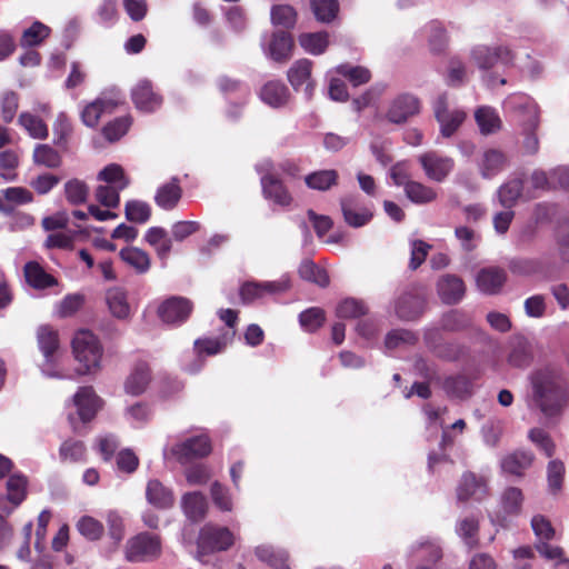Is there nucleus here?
<instances>
[{"label": "nucleus", "mask_w": 569, "mask_h": 569, "mask_svg": "<svg viewBox=\"0 0 569 569\" xmlns=\"http://www.w3.org/2000/svg\"><path fill=\"white\" fill-rule=\"evenodd\" d=\"M529 380L532 400L545 416H557L569 405V382L560 366L539 367L530 373Z\"/></svg>", "instance_id": "nucleus-1"}, {"label": "nucleus", "mask_w": 569, "mask_h": 569, "mask_svg": "<svg viewBox=\"0 0 569 569\" xmlns=\"http://www.w3.org/2000/svg\"><path fill=\"white\" fill-rule=\"evenodd\" d=\"M503 108L512 114L513 119L522 128L525 140L523 148L527 153L535 154L539 149V140L535 130L539 124V110L537 103L527 94L516 93L509 96Z\"/></svg>", "instance_id": "nucleus-2"}, {"label": "nucleus", "mask_w": 569, "mask_h": 569, "mask_svg": "<svg viewBox=\"0 0 569 569\" xmlns=\"http://www.w3.org/2000/svg\"><path fill=\"white\" fill-rule=\"evenodd\" d=\"M72 351L78 362L79 376L94 375L101 369L103 348L99 339L89 330H80L72 340Z\"/></svg>", "instance_id": "nucleus-3"}, {"label": "nucleus", "mask_w": 569, "mask_h": 569, "mask_svg": "<svg viewBox=\"0 0 569 569\" xmlns=\"http://www.w3.org/2000/svg\"><path fill=\"white\" fill-rule=\"evenodd\" d=\"M161 555V537L148 531L130 537L123 546V557L130 563L151 562L159 559Z\"/></svg>", "instance_id": "nucleus-4"}, {"label": "nucleus", "mask_w": 569, "mask_h": 569, "mask_svg": "<svg viewBox=\"0 0 569 569\" xmlns=\"http://www.w3.org/2000/svg\"><path fill=\"white\" fill-rule=\"evenodd\" d=\"M38 347L43 355V362L40 365L41 372L49 378L69 379L71 376L62 373L58 369L59 338L58 332L49 327L41 326L37 331Z\"/></svg>", "instance_id": "nucleus-5"}, {"label": "nucleus", "mask_w": 569, "mask_h": 569, "mask_svg": "<svg viewBox=\"0 0 569 569\" xmlns=\"http://www.w3.org/2000/svg\"><path fill=\"white\" fill-rule=\"evenodd\" d=\"M234 541L232 532L226 527L211 523L203 526L197 540V559L202 561L204 555L229 549Z\"/></svg>", "instance_id": "nucleus-6"}, {"label": "nucleus", "mask_w": 569, "mask_h": 569, "mask_svg": "<svg viewBox=\"0 0 569 569\" xmlns=\"http://www.w3.org/2000/svg\"><path fill=\"white\" fill-rule=\"evenodd\" d=\"M211 452V443L207 436L200 435L189 438L171 447L170 455L180 463H188L193 459L203 458Z\"/></svg>", "instance_id": "nucleus-7"}, {"label": "nucleus", "mask_w": 569, "mask_h": 569, "mask_svg": "<svg viewBox=\"0 0 569 569\" xmlns=\"http://www.w3.org/2000/svg\"><path fill=\"white\" fill-rule=\"evenodd\" d=\"M435 117L440 124V133L445 138L451 137L462 124L466 113L462 110H450L446 94L437 98L433 104Z\"/></svg>", "instance_id": "nucleus-8"}, {"label": "nucleus", "mask_w": 569, "mask_h": 569, "mask_svg": "<svg viewBox=\"0 0 569 569\" xmlns=\"http://www.w3.org/2000/svg\"><path fill=\"white\" fill-rule=\"evenodd\" d=\"M473 62L480 69H491L496 66H508L512 63L513 54L507 47L490 48L487 46H477L471 52Z\"/></svg>", "instance_id": "nucleus-9"}, {"label": "nucleus", "mask_w": 569, "mask_h": 569, "mask_svg": "<svg viewBox=\"0 0 569 569\" xmlns=\"http://www.w3.org/2000/svg\"><path fill=\"white\" fill-rule=\"evenodd\" d=\"M418 159L426 176L437 182L443 181L455 166L451 158L441 156L436 151L425 152Z\"/></svg>", "instance_id": "nucleus-10"}, {"label": "nucleus", "mask_w": 569, "mask_h": 569, "mask_svg": "<svg viewBox=\"0 0 569 569\" xmlns=\"http://www.w3.org/2000/svg\"><path fill=\"white\" fill-rule=\"evenodd\" d=\"M420 111V101L417 97L403 93L396 97L386 113V118L391 123H405L410 117L418 114Z\"/></svg>", "instance_id": "nucleus-11"}, {"label": "nucleus", "mask_w": 569, "mask_h": 569, "mask_svg": "<svg viewBox=\"0 0 569 569\" xmlns=\"http://www.w3.org/2000/svg\"><path fill=\"white\" fill-rule=\"evenodd\" d=\"M192 311V303L183 297H171L163 301L158 315L168 325H180L184 322Z\"/></svg>", "instance_id": "nucleus-12"}, {"label": "nucleus", "mask_w": 569, "mask_h": 569, "mask_svg": "<svg viewBox=\"0 0 569 569\" xmlns=\"http://www.w3.org/2000/svg\"><path fill=\"white\" fill-rule=\"evenodd\" d=\"M477 164L483 179H492L507 169L509 160L502 150L488 148L482 151Z\"/></svg>", "instance_id": "nucleus-13"}, {"label": "nucleus", "mask_w": 569, "mask_h": 569, "mask_svg": "<svg viewBox=\"0 0 569 569\" xmlns=\"http://www.w3.org/2000/svg\"><path fill=\"white\" fill-rule=\"evenodd\" d=\"M288 289L289 280L287 278L277 281L248 282L241 287L240 297L244 303H249L257 298L284 292Z\"/></svg>", "instance_id": "nucleus-14"}, {"label": "nucleus", "mask_w": 569, "mask_h": 569, "mask_svg": "<svg viewBox=\"0 0 569 569\" xmlns=\"http://www.w3.org/2000/svg\"><path fill=\"white\" fill-rule=\"evenodd\" d=\"M497 198L501 207L512 209L520 198L530 200L536 198V194L531 190L525 192L523 180L521 178H512L498 188Z\"/></svg>", "instance_id": "nucleus-15"}, {"label": "nucleus", "mask_w": 569, "mask_h": 569, "mask_svg": "<svg viewBox=\"0 0 569 569\" xmlns=\"http://www.w3.org/2000/svg\"><path fill=\"white\" fill-rule=\"evenodd\" d=\"M426 303V296L422 292H406L396 301V315L402 320H415L422 315Z\"/></svg>", "instance_id": "nucleus-16"}, {"label": "nucleus", "mask_w": 569, "mask_h": 569, "mask_svg": "<svg viewBox=\"0 0 569 569\" xmlns=\"http://www.w3.org/2000/svg\"><path fill=\"white\" fill-rule=\"evenodd\" d=\"M132 101L137 109L153 112L162 104V97L153 91L149 80H140L131 91Z\"/></svg>", "instance_id": "nucleus-17"}, {"label": "nucleus", "mask_w": 569, "mask_h": 569, "mask_svg": "<svg viewBox=\"0 0 569 569\" xmlns=\"http://www.w3.org/2000/svg\"><path fill=\"white\" fill-rule=\"evenodd\" d=\"M436 287L440 300L446 305L458 303L466 293L463 280L451 273L441 276L438 279Z\"/></svg>", "instance_id": "nucleus-18"}, {"label": "nucleus", "mask_w": 569, "mask_h": 569, "mask_svg": "<svg viewBox=\"0 0 569 569\" xmlns=\"http://www.w3.org/2000/svg\"><path fill=\"white\" fill-rule=\"evenodd\" d=\"M487 493L488 487L483 477H478L473 472L463 473L457 488V498L459 501H467L470 498L480 501Z\"/></svg>", "instance_id": "nucleus-19"}, {"label": "nucleus", "mask_w": 569, "mask_h": 569, "mask_svg": "<svg viewBox=\"0 0 569 569\" xmlns=\"http://www.w3.org/2000/svg\"><path fill=\"white\" fill-rule=\"evenodd\" d=\"M507 280V273L499 267H486L476 276L477 288L486 295L498 293Z\"/></svg>", "instance_id": "nucleus-20"}, {"label": "nucleus", "mask_w": 569, "mask_h": 569, "mask_svg": "<svg viewBox=\"0 0 569 569\" xmlns=\"http://www.w3.org/2000/svg\"><path fill=\"white\" fill-rule=\"evenodd\" d=\"M533 361L532 343L525 337H515L509 347L507 362L513 368L525 369Z\"/></svg>", "instance_id": "nucleus-21"}, {"label": "nucleus", "mask_w": 569, "mask_h": 569, "mask_svg": "<svg viewBox=\"0 0 569 569\" xmlns=\"http://www.w3.org/2000/svg\"><path fill=\"white\" fill-rule=\"evenodd\" d=\"M311 68L312 62L310 60L300 59L297 60L287 72L288 80L296 91L306 84L305 94L308 99H310L313 93V83L310 80Z\"/></svg>", "instance_id": "nucleus-22"}, {"label": "nucleus", "mask_w": 569, "mask_h": 569, "mask_svg": "<svg viewBox=\"0 0 569 569\" xmlns=\"http://www.w3.org/2000/svg\"><path fill=\"white\" fill-rule=\"evenodd\" d=\"M82 421H90L102 406V400L92 387H81L73 397Z\"/></svg>", "instance_id": "nucleus-23"}, {"label": "nucleus", "mask_w": 569, "mask_h": 569, "mask_svg": "<svg viewBox=\"0 0 569 569\" xmlns=\"http://www.w3.org/2000/svg\"><path fill=\"white\" fill-rule=\"evenodd\" d=\"M151 381V371L148 363L137 362L127 377L123 388L127 395L137 397L142 395Z\"/></svg>", "instance_id": "nucleus-24"}, {"label": "nucleus", "mask_w": 569, "mask_h": 569, "mask_svg": "<svg viewBox=\"0 0 569 569\" xmlns=\"http://www.w3.org/2000/svg\"><path fill=\"white\" fill-rule=\"evenodd\" d=\"M293 40L287 31H276L272 33L268 46L269 57L277 62H286L291 58Z\"/></svg>", "instance_id": "nucleus-25"}, {"label": "nucleus", "mask_w": 569, "mask_h": 569, "mask_svg": "<svg viewBox=\"0 0 569 569\" xmlns=\"http://www.w3.org/2000/svg\"><path fill=\"white\" fill-rule=\"evenodd\" d=\"M260 99L272 108L287 106L290 99L289 89L281 81H269L260 90Z\"/></svg>", "instance_id": "nucleus-26"}, {"label": "nucleus", "mask_w": 569, "mask_h": 569, "mask_svg": "<svg viewBox=\"0 0 569 569\" xmlns=\"http://www.w3.org/2000/svg\"><path fill=\"white\" fill-rule=\"evenodd\" d=\"M119 99L98 98L93 102L86 106L81 113L82 122L87 127H96L104 112H112L119 104Z\"/></svg>", "instance_id": "nucleus-27"}, {"label": "nucleus", "mask_w": 569, "mask_h": 569, "mask_svg": "<svg viewBox=\"0 0 569 569\" xmlns=\"http://www.w3.org/2000/svg\"><path fill=\"white\" fill-rule=\"evenodd\" d=\"M341 210L345 221L353 228H360L369 223L372 219V211L368 208H357L353 198H343L341 200Z\"/></svg>", "instance_id": "nucleus-28"}, {"label": "nucleus", "mask_w": 569, "mask_h": 569, "mask_svg": "<svg viewBox=\"0 0 569 569\" xmlns=\"http://www.w3.org/2000/svg\"><path fill=\"white\" fill-rule=\"evenodd\" d=\"M181 196L182 189L179 186V180L177 178H172L171 181L158 188L154 201L160 208L164 210H172L177 207Z\"/></svg>", "instance_id": "nucleus-29"}, {"label": "nucleus", "mask_w": 569, "mask_h": 569, "mask_svg": "<svg viewBox=\"0 0 569 569\" xmlns=\"http://www.w3.org/2000/svg\"><path fill=\"white\" fill-rule=\"evenodd\" d=\"M262 191L266 198L273 200L279 206H289L292 198L280 180L271 174L261 178Z\"/></svg>", "instance_id": "nucleus-30"}, {"label": "nucleus", "mask_w": 569, "mask_h": 569, "mask_svg": "<svg viewBox=\"0 0 569 569\" xmlns=\"http://www.w3.org/2000/svg\"><path fill=\"white\" fill-rule=\"evenodd\" d=\"M24 277L29 286L34 289H47L58 283L57 279L47 273L44 269L36 261H29L24 266Z\"/></svg>", "instance_id": "nucleus-31"}, {"label": "nucleus", "mask_w": 569, "mask_h": 569, "mask_svg": "<svg viewBox=\"0 0 569 569\" xmlns=\"http://www.w3.org/2000/svg\"><path fill=\"white\" fill-rule=\"evenodd\" d=\"M146 497L150 505L166 509L173 505V496L170 489L164 487L159 480H149L146 489Z\"/></svg>", "instance_id": "nucleus-32"}, {"label": "nucleus", "mask_w": 569, "mask_h": 569, "mask_svg": "<svg viewBox=\"0 0 569 569\" xmlns=\"http://www.w3.org/2000/svg\"><path fill=\"white\" fill-rule=\"evenodd\" d=\"M184 515L191 521H200L208 510V502L201 492H189L182 497Z\"/></svg>", "instance_id": "nucleus-33"}, {"label": "nucleus", "mask_w": 569, "mask_h": 569, "mask_svg": "<svg viewBox=\"0 0 569 569\" xmlns=\"http://www.w3.org/2000/svg\"><path fill=\"white\" fill-rule=\"evenodd\" d=\"M533 461V455L529 451H515L506 456L501 461V468L505 472L513 476H522Z\"/></svg>", "instance_id": "nucleus-34"}, {"label": "nucleus", "mask_w": 569, "mask_h": 569, "mask_svg": "<svg viewBox=\"0 0 569 569\" xmlns=\"http://www.w3.org/2000/svg\"><path fill=\"white\" fill-rule=\"evenodd\" d=\"M106 301L113 317L121 320L129 318L130 306L123 289L118 287L109 289L106 293Z\"/></svg>", "instance_id": "nucleus-35"}, {"label": "nucleus", "mask_w": 569, "mask_h": 569, "mask_svg": "<svg viewBox=\"0 0 569 569\" xmlns=\"http://www.w3.org/2000/svg\"><path fill=\"white\" fill-rule=\"evenodd\" d=\"M476 122L482 134H491L501 128V119L491 107H480L475 112Z\"/></svg>", "instance_id": "nucleus-36"}, {"label": "nucleus", "mask_w": 569, "mask_h": 569, "mask_svg": "<svg viewBox=\"0 0 569 569\" xmlns=\"http://www.w3.org/2000/svg\"><path fill=\"white\" fill-rule=\"evenodd\" d=\"M120 258L138 273H146L150 269V257L140 248L128 247L119 252Z\"/></svg>", "instance_id": "nucleus-37"}, {"label": "nucleus", "mask_w": 569, "mask_h": 569, "mask_svg": "<svg viewBox=\"0 0 569 569\" xmlns=\"http://www.w3.org/2000/svg\"><path fill=\"white\" fill-rule=\"evenodd\" d=\"M256 555L259 560L268 563L273 569H290L288 565L289 556L282 549H276L272 546H259L256 548Z\"/></svg>", "instance_id": "nucleus-38"}, {"label": "nucleus", "mask_w": 569, "mask_h": 569, "mask_svg": "<svg viewBox=\"0 0 569 569\" xmlns=\"http://www.w3.org/2000/svg\"><path fill=\"white\" fill-rule=\"evenodd\" d=\"M339 174L333 169L319 170L305 178L306 184L313 190L327 191L338 182Z\"/></svg>", "instance_id": "nucleus-39"}, {"label": "nucleus", "mask_w": 569, "mask_h": 569, "mask_svg": "<svg viewBox=\"0 0 569 569\" xmlns=\"http://www.w3.org/2000/svg\"><path fill=\"white\" fill-rule=\"evenodd\" d=\"M471 387L470 380L463 375L448 377L443 381L446 393L452 398L465 399L469 397L471 395Z\"/></svg>", "instance_id": "nucleus-40"}, {"label": "nucleus", "mask_w": 569, "mask_h": 569, "mask_svg": "<svg viewBox=\"0 0 569 569\" xmlns=\"http://www.w3.org/2000/svg\"><path fill=\"white\" fill-rule=\"evenodd\" d=\"M299 274L303 280L313 282L322 288L329 284L327 271L311 260H303L299 267Z\"/></svg>", "instance_id": "nucleus-41"}, {"label": "nucleus", "mask_w": 569, "mask_h": 569, "mask_svg": "<svg viewBox=\"0 0 569 569\" xmlns=\"http://www.w3.org/2000/svg\"><path fill=\"white\" fill-rule=\"evenodd\" d=\"M405 192L408 199L418 204L429 203L437 198L432 188L417 181L407 182Z\"/></svg>", "instance_id": "nucleus-42"}, {"label": "nucleus", "mask_w": 569, "mask_h": 569, "mask_svg": "<svg viewBox=\"0 0 569 569\" xmlns=\"http://www.w3.org/2000/svg\"><path fill=\"white\" fill-rule=\"evenodd\" d=\"M108 537L113 541L114 549L119 547L126 536L124 519L119 512L110 510L106 515Z\"/></svg>", "instance_id": "nucleus-43"}, {"label": "nucleus", "mask_w": 569, "mask_h": 569, "mask_svg": "<svg viewBox=\"0 0 569 569\" xmlns=\"http://www.w3.org/2000/svg\"><path fill=\"white\" fill-rule=\"evenodd\" d=\"M300 46L311 54H321L328 47V34L326 32H310L299 36Z\"/></svg>", "instance_id": "nucleus-44"}, {"label": "nucleus", "mask_w": 569, "mask_h": 569, "mask_svg": "<svg viewBox=\"0 0 569 569\" xmlns=\"http://www.w3.org/2000/svg\"><path fill=\"white\" fill-rule=\"evenodd\" d=\"M99 180L107 182L109 186H113L118 189H126L130 181L126 177L124 171L121 166L112 163L107 166L103 170L99 172Z\"/></svg>", "instance_id": "nucleus-45"}, {"label": "nucleus", "mask_w": 569, "mask_h": 569, "mask_svg": "<svg viewBox=\"0 0 569 569\" xmlns=\"http://www.w3.org/2000/svg\"><path fill=\"white\" fill-rule=\"evenodd\" d=\"M124 214L127 220L142 224L150 219L151 208L144 201L130 200L124 206Z\"/></svg>", "instance_id": "nucleus-46"}, {"label": "nucleus", "mask_w": 569, "mask_h": 569, "mask_svg": "<svg viewBox=\"0 0 569 569\" xmlns=\"http://www.w3.org/2000/svg\"><path fill=\"white\" fill-rule=\"evenodd\" d=\"M315 17L320 22H331L338 13L339 4L337 0H310Z\"/></svg>", "instance_id": "nucleus-47"}, {"label": "nucleus", "mask_w": 569, "mask_h": 569, "mask_svg": "<svg viewBox=\"0 0 569 569\" xmlns=\"http://www.w3.org/2000/svg\"><path fill=\"white\" fill-rule=\"evenodd\" d=\"M523 501L522 492L519 488H507L500 498L501 508L505 513L516 516L520 512Z\"/></svg>", "instance_id": "nucleus-48"}, {"label": "nucleus", "mask_w": 569, "mask_h": 569, "mask_svg": "<svg viewBox=\"0 0 569 569\" xmlns=\"http://www.w3.org/2000/svg\"><path fill=\"white\" fill-rule=\"evenodd\" d=\"M456 531L469 548H473L478 542L479 521L475 517H466L457 523Z\"/></svg>", "instance_id": "nucleus-49"}, {"label": "nucleus", "mask_w": 569, "mask_h": 569, "mask_svg": "<svg viewBox=\"0 0 569 569\" xmlns=\"http://www.w3.org/2000/svg\"><path fill=\"white\" fill-rule=\"evenodd\" d=\"M64 194L68 202L78 206L87 201L89 188L86 182L79 179H71L64 184Z\"/></svg>", "instance_id": "nucleus-50"}, {"label": "nucleus", "mask_w": 569, "mask_h": 569, "mask_svg": "<svg viewBox=\"0 0 569 569\" xmlns=\"http://www.w3.org/2000/svg\"><path fill=\"white\" fill-rule=\"evenodd\" d=\"M271 22L274 26L292 28L297 20L296 10L289 4H277L271 8Z\"/></svg>", "instance_id": "nucleus-51"}, {"label": "nucleus", "mask_w": 569, "mask_h": 569, "mask_svg": "<svg viewBox=\"0 0 569 569\" xmlns=\"http://www.w3.org/2000/svg\"><path fill=\"white\" fill-rule=\"evenodd\" d=\"M50 33L49 27L40 21H36L22 33L20 43L22 47H34L40 44Z\"/></svg>", "instance_id": "nucleus-52"}, {"label": "nucleus", "mask_w": 569, "mask_h": 569, "mask_svg": "<svg viewBox=\"0 0 569 569\" xmlns=\"http://www.w3.org/2000/svg\"><path fill=\"white\" fill-rule=\"evenodd\" d=\"M124 417L134 426H143L152 417V410L146 402H136L124 409Z\"/></svg>", "instance_id": "nucleus-53"}, {"label": "nucleus", "mask_w": 569, "mask_h": 569, "mask_svg": "<svg viewBox=\"0 0 569 569\" xmlns=\"http://www.w3.org/2000/svg\"><path fill=\"white\" fill-rule=\"evenodd\" d=\"M77 529L81 536L92 541L100 539L104 531L103 525L90 516L81 517L77 523Z\"/></svg>", "instance_id": "nucleus-54"}, {"label": "nucleus", "mask_w": 569, "mask_h": 569, "mask_svg": "<svg viewBox=\"0 0 569 569\" xmlns=\"http://www.w3.org/2000/svg\"><path fill=\"white\" fill-rule=\"evenodd\" d=\"M367 313V307L362 301L348 298L341 301L336 309V315L341 319L358 318Z\"/></svg>", "instance_id": "nucleus-55"}, {"label": "nucleus", "mask_w": 569, "mask_h": 569, "mask_svg": "<svg viewBox=\"0 0 569 569\" xmlns=\"http://www.w3.org/2000/svg\"><path fill=\"white\" fill-rule=\"evenodd\" d=\"M20 124L29 132L32 138L44 139L48 136L46 123L37 116L30 113H21L19 117Z\"/></svg>", "instance_id": "nucleus-56"}, {"label": "nucleus", "mask_w": 569, "mask_h": 569, "mask_svg": "<svg viewBox=\"0 0 569 569\" xmlns=\"http://www.w3.org/2000/svg\"><path fill=\"white\" fill-rule=\"evenodd\" d=\"M33 160L38 164L48 168H57L61 164V157L57 150L48 144H39L33 151Z\"/></svg>", "instance_id": "nucleus-57"}, {"label": "nucleus", "mask_w": 569, "mask_h": 569, "mask_svg": "<svg viewBox=\"0 0 569 569\" xmlns=\"http://www.w3.org/2000/svg\"><path fill=\"white\" fill-rule=\"evenodd\" d=\"M19 164V157L12 150L0 152V177L6 181H14L17 178L16 169Z\"/></svg>", "instance_id": "nucleus-58"}, {"label": "nucleus", "mask_w": 569, "mask_h": 569, "mask_svg": "<svg viewBox=\"0 0 569 569\" xmlns=\"http://www.w3.org/2000/svg\"><path fill=\"white\" fill-rule=\"evenodd\" d=\"M27 479L21 475H13L7 481L8 499L14 506L20 505L26 497Z\"/></svg>", "instance_id": "nucleus-59"}, {"label": "nucleus", "mask_w": 569, "mask_h": 569, "mask_svg": "<svg viewBox=\"0 0 569 569\" xmlns=\"http://www.w3.org/2000/svg\"><path fill=\"white\" fill-rule=\"evenodd\" d=\"M337 71L347 78L355 87L365 84L371 79L370 71L365 67L342 64L338 67Z\"/></svg>", "instance_id": "nucleus-60"}, {"label": "nucleus", "mask_w": 569, "mask_h": 569, "mask_svg": "<svg viewBox=\"0 0 569 569\" xmlns=\"http://www.w3.org/2000/svg\"><path fill=\"white\" fill-rule=\"evenodd\" d=\"M131 126L130 117H120L103 127L102 132L110 142L119 140Z\"/></svg>", "instance_id": "nucleus-61"}, {"label": "nucleus", "mask_w": 569, "mask_h": 569, "mask_svg": "<svg viewBox=\"0 0 569 569\" xmlns=\"http://www.w3.org/2000/svg\"><path fill=\"white\" fill-rule=\"evenodd\" d=\"M59 453L60 458L64 461L78 462L84 459L86 447L82 441L67 440L61 445Z\"/></svg>", "instance_id": "nucleus-62"}, {"label": "nucleus", "mask_w": 569, "mask_h": 569, "mask_svg": "<svg viewBox=\"0 0 569 569\" xmlns=\"http://www.w3.org/2000/svg\"><path fill=\"white\" fill-rule=\"evenodd\" d=\"M423 551L422 559L428 562H436L442 557L440 545L436 540L420 541L411 547L410 555Z\"/></svg>", "instance_id": "nucleus-63"}, {"label": "nucleus", "mask_w": 569, "mask_h": 569, "mask_svg": "<svg viewBox=\"0 0 569 569\" xmlns=\"http://www.w3.org/2000/svg\"><path fill=\"white\" fill-rule=\"evenodd\" d=\"M299 321L305 330L313 332L323 325L325 312L320 308H310L300 313Z\"/></svg>", "instance_id": "nucleus-64"}]
</instances>
